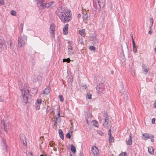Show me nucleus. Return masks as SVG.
<instances>
[{
	"label": "nucleus",
	"instance_id": "nucleus-53",
	"mask_svg": "<svg viewBox=\"0 0 156 156\" xmlns=\"http://www.w3.org/2000/svg\"><path fill=\"white\" fill-rule=\"evenodd\" d=\"M111 73L112 74H113L114 73V71H111Z\"/></svg>",
	"mask_w": 156,
	"mask_h": 156
},
{
	"label": "nucleus",
	"instance_id": "nucleus-47",
	"mask_svg": "<svg viewBox=\"0 0 156 156\" xmlns=\"http://www.w3.org/2000/svg\"><path fill=\"white\" fill-rule=\"evenodd\" d=\"M81 16V15L80 14H78V18H80Z\"/></svg>",
	"mask_w": 156,
	"mask_h": 156
},
{
	"label": "nucleus",
	"instance_id": "nucleus-56",
	"mask_svg": "<svg viewBox=\"0 0 156 156\" xmlns=\"http://www.w3.org/2000/svg\"><path fill=\"white\" fill-rule=\"evenodd\" d=\"M30 154H31L32 155H33L32 154V153L31 152H30Z\"/></svg>",
	"mask_w": 156,
	"mask_h": 156
},
{
	"label": "nucleus",
	"instance_id": "nucleus-38",
	"mask_svg": "<svg viewBox=\"0 0 156 156\" xmlns=\"http://www.w3.org/2000/svg\"><path fill=\"white\" fill-rule=\"evenodd\" d=\"M4 4V0H0V5H3Z\"/></svg>",
	"mask_w": 156,
	"mask_h": 156
},
{
	"label": "nucleus",
	"instance_id": "nucleus-43",
	"mask_svg": "<svg viewBox=\"0 0 156 156\" xmlns=\"http://www.w3.org/2000/svg\"><path fill=\"white\" fill-rule=\"evenodd\" d=\"M155 118H153L152 119V123L153 124H154L155 122Z\"/></svg>",
	"mask_w": 156,
	"mask_h": 156
},
{
	"label": "nucleus",
	"instance_id": "nucleus-49",
	"mask_svg": "<svg viewBox=\"0 0 156 156\" xmlns=\"http://www.w3.org/2000/svg\"><path fill=\"white\" fill-rule=\"evenodd\" d=\"M154 106L155 108H156V102H155L154 104Z\"/></svg>",
	"mask_w": 156,
	"mask_h": 156
},
{
	"label": "nucleus",
	"instance_id": "nucleus-48",
	"mask_svg": "<svg viewBox=\"0 0 156 156\" xmlns=\"http://www.w3.org/2000/svg\"><path fill=\"white\" fill-rule=\"evenodd\" d=\"M130 36H131V38H132V40H133V34H130Z\"/></svg>",
	"mask_w": 156,
	"mask_h": 156
},
{
	"label": "nucleus",
	"instance_id": "nucleus-18",
	"mask_svg": "<svg viewBox=\"0 0 156 156\" xmlns=\"http://www.w3.org/2000/svg\"><path fill=\"white\" fill-rule=\"evenodd\" d=\"M4 43V41L2 40L0 42V48L2 50H4V48H6L5 45H4L5 46V47H3Z\"/></svg>",
	"mask_w": 156,
	"mask_h": 156
},
{
	"label": "nucleus",
	"instance_id": "nucleus-10",
	"mask_svg": "<svg viewBox=\"0 0 156 156\" xmlns=\"http://www.w3.org/2000/svg\"><path fill=\"white\" fill-rule=\"evenodd\" d=\"M36 1L38 6H44L45 3L44 0H36Z\"/></svg>",
	"mask_w": 156,
	"mask_h": 156
},
{
	"label": "nucleus",
	"instance_id": "nucleus-21",
	"mask_svg": "<svg viewBox=\"0 0 156 156\" xmlns=\"http://www.w3.org/2000/svg\"><path fill=\"white\" fill-rule=\"evenodd\" d=\"M71 151L73 153L76 152V149L75 147L73 144L71 145Z\"/></svg>",
	"mask_w": 156,
	"mask_h": 156
},
{
	"label": "nucleus",
	"instance_id": "nucleus-59",
	"mask_svg": "<svg viewBox=\"0 0 156 156\" xmlns=\"http://www.w3.org/2000/svg\"><path fill=\"white\" fill-rule=\"evenodd\" d=\"M70 156H72V155H70Z\"/></svg>",
	"mask_w": 156,
	"mask_h": 156
},
{
	"label": "nucleus",
	"instance_id": "nucleus-45",
	"mask_svg": "<svg viewBox=\"0 0 156 156\" xmlns=\"http://www.w3.org/2000/svg\"><path fill=\"white\" fill-rule=\"evenodd\" d=\"M132 43L133 44V46H136L135 45V43L133 39V40H132Z\"/></svg>",
	"mask_w": 156,
	"mask_h": 156
},
{
	"label": "nucleus",
	"instance_id": "nucleus-40",
	"mask_svg": "<svg viewBox=\"0 0 156 156\" xmlns=\"http://www.w3.org/2000/svg\"><path fill=\"white\" fill-rule=\"evenodd\" d=\"M66 136L67 138L69 139L70 138L71 136L70 134L69 133H68L66 134Z\"/></svg>",
	"mask_w": 156,
	"mask_h": 156
},
{
	"label": "nucleus",
	"instance_id": "nucleus-54",
	"mask_svg": "<svg viewBox=\"0 0 156 156\" xmlns=\"http://www.w3.org/2000/svg\"><path fill=\"white\" fill-rule=\"evenodd\" d=\"M154 45L156 47V41L154 42Z\"/></svg>",
	"mask_w": 156,
	"mask_h": 156
},
{
	"label": "nucleus",
	"instance_id": "nucleus-11",
	"mask_svg": "<svg viewBox=\"0 0 156 156\" xmlns=\"http://www.w3.org/2000/svg\"><path fill=\"white\" fill-rule=\"evenodd\" d=\"M111 130L110 129L108 131L109 141L110 143L113 142L114 141L113 137L111 135Z\"/></svg>",
	"mask_w": 156,
	"mask_h": 156
},
{
	"label": "nucleus",
	"instance_id": "nucleus-17",
	"mask_svg": "<svg viewBox=\"0 0 156 156\" xmlns=\"http://www.w3.org/2000/svg\"><path fill=\"white\" fill-rule=\"evenodd\" d=\"M68 24H66L63 29V33L64 34H66L68 33Z\"/></svg>",
	"mask_w": 156,
	"mask_h": 156
},
{
	"label": "nucleus",
	"instance_id": "nucleus-6",
	"mask_svg": "<svg viewBox=\"0 0 156 156\" xmlns=\"http://www.w3.org/2000/svg\"><path fill=\"white\" fill-rule=\"evenodd\" d=\"M83 21L86 20L88 18V15L87 14V12L89 11V9L87 8H84L83 7Z\"/></svg>",
	"mask_w": 156,
	"mask_h": 156
},
{
	"label": "nucleus",
	"instance_id": "nucleus-22",
	"mask_svg": "<svg viewBox=\"0 0 156 156\" xmlns=\"http://www.w3.org/2000/svg\"><path fill=\"white\" fill-rule=\"evenodd\" d=\"M84 32L85 30L82 29L79 31V33L81 36L84 37L85 36Z\"/></svg>",
	"mask_w": 156,
	"mask_h": 156
},
{
	"label": "nucleus",
	"instance_id": "nucleus-52",
	"mask_svg": "<svg viewBox=\"0 0 156 156\" xmlns=\"http://www.w3.org/2000/svg\"><path fill=\"white\" fill-rule=\"evenodd\" d=\"M151 30H150L149 31L148 33L149 34H151Z\"/></svg>",
	"mask_w": 156,
	"mask_h": 156
},
{
	"label": "nucleus",
	"instance_id": "nucleus-19",
	"mask_svg": "<svg viewBox=\"0 0 156 156\" xmlns=\"http://www.w3.org/2000/svg\"><path fill=\"white\" fill-rule=\"evenodd\" d=\"M108 118H106L105 119V122L103 123V126L105 127H108Z\"/></svg>",
	"mask_w": 156,
	"mask_h": 156
},
{
	"label": "nucleus",
	"instance_id": "nucleus-26",
	"mask_svg": "<svg viewBox=\"0 0 156 156\" xmlns=\"http://www.w3.org/2000/svg\"><path fill=\"white\" fill-rule=\"evenodd\" d=\"M92 122L93 124V125L95 127H98V122H97L95 120H94L92 121Z\"/></svg>",
	"mask_w": 156,
	"mask_h": 156
},
{
	"label": "nucleus",
	"instance_id": "nucleus-12",
	"mask_svg": "<svg viewBox=\"0 0 156 156\" xmlns=\"http://www.w3.org/2000/svg\"><path fill=\"white\" fill-rule=\"evenodd\" d=\"M1 125L3 129L6 132V133H8V129L6 128V126L5 124V123L4 120H1Z\"/></svg>",
	"mask_w": 156,
	"mask_h": 156
},
{
	"label": "nucleus",
	"instance_id": "nucleus-28",
	"mask_svg": "<svg viewBox=\"0 0 156 156\" xmlns=\"http://www.w3.org/2000/svg\"><path fill=\"white\" fill-rule=\"evenodd\" d=\"M70 59L69 58H64L63 59V62H67L68 63L70 62Z\"/></svg>",
	"mask_w": 156,
	"mask_h": 156
},
{
	"label": "nucleus",
	"instance_id": "nucleus-13",
	"mask_svg": "<svg viewBox=\"0 0 156 156\" xmlns=\"http://www.w3.org/2000/svg\"><path fill=\"white\" fill-rule=\"evenodd\" d=\"M54 3L53 2H51L48 3H45V5L44 7L46 8H50L53 7V5Z\"/></svg>",
	"mask_w": 156,
	"mask_h": 156
},
{
	"label": "nucleus",
	"instance_id": "nucleus-36",
	"mask_svg": "<svg viewBox=\"0 0 156 156\" xmlns=\"http://www.w3.org/2000/svg\"><path fill=\"white\" fill-rule=\"evenodd\" d=\"M91 94L89 93L87 94V97L88 99H91Z\"/></svg>",
	"mask_w": 156,
	"mask_h": 156
},
{
	"label": "nucleus",
	"instance_id": "nucleus-33",
	"mask_svg": "<svg viewBox=\"0 0 156 156\" xmlns=\"http://www.w3.org/2000/svg\"><path fill=\"white\" fill-rule=\"evenodd\" d=\"M58 98L60 99V101H61L62 102L63 101H64L62 95H59L58 96Z\"/></svg>",
	"mask_w": 156,
	"mask_h": 156
},
{
	"label": "nucleus",
	"instance_id": "nucleus-25",
	"mask_svg": "<svg viewBox=\"0 0 156 156\" xmlns=\"http://www.w3.org/2000/svg\"><path fill=\"white\" fill-rule=\"evenodd\" d=\"M153 20L152 18H151L150 19V24L149 25V27H150V28L151 29V28L153 26Z\"/></svg>",
	"mask_w": 156,
	"mask_h": 156
},
{
	"label": "nucleus",
	"instance_id": "nucleus-35",
	"mask_svg": "<svg viewBox=\"0 0 156 156\" xmlns=\"http://www.w3.org/2000/svg\"><path fill=\"white\" fill-rule=\"evenodd\" d=\"M148 152L151 154H153L154 153L153 150L150 148H148Z\"/></svg>",
	"mask_w": 156,
	"mask_h": 156
},
{
	"label": "nucleus",
	"instance_id": "nucleus-5",
	"mask_svg": "<svg viewBox=\"0 0 156 156\" xmlns=\"http://www.w3.org/2000/svg\"><path fill=\"white\" fill-rule=\"evenodd\" d=\"M143 138L145 140H147L148 139H150L151 141L153 142L154 141V136L149 133H146L142 134Z\"/></svg>",
	"mask_w": 156,
	"mask_h": 156
},
{
	"label": "nucleus",
	"instance_id": "nucleus-14",
	"mask_svg": "<svg viewBox=\"0 0 156 156\" xmlns=\"http://www.w3.org/2000/svg\"><path fill=\"white\" fill-rule=\"evenodd\" d=\"M50 92V88L49 87H47L43 90L42 94L44 95H48Z\"/></svg>",
	"mask_w": 156,
	"mask_h": 156
},
{
	"label": "nucleus",
	"instance_id": "nucleus-7",
	"mask_svg": "<svg viewBox=\"0 0 156 156\" xmlns=\"http://www.w3.org/2000/svg\"><path fill=\"white\" fill-rule=\"evenodd\" d=\"M55 26L54 24H52L51 25L50 28V33L51 37H54L55 35Z\"/></svg>",
	"mask_w": 156,
	"mask_h": 156
},
{
	"label": "nucleus",
	"instance_id": "nucleus-37",
	"mask_svg": "<svg viewBox=\"0 0 156 156\" xmlns=\"http://www.w3.org/2000/svg\"><path fill=\"white\" fill-rule=\"evenodd\" d=\"M90 49L93 50L94 51L95 50V47H94L93 46H90Z\"/></svg>",
	"mask_w": 156,
	"mask_h": 156
},
{
	"label": "nucleus",
	"instance_id": "nucleus-16",
	"mask_svg": "<svg viewBox=\"0 0 156 156\" xmlns=\"http://www.w3.org/2000/svg\"><path fill=\"white\" fill-rule=\"evenodd\" d=\"M132 140L131 136L130 134L129 138L126 140V143L127 145H131L132 144Z\"/></svg>",
	"mask_w": 156,
	"mask_h": 156
},
{
	"label": "nucleus",
	"instance_id": "nucleus-32",
	"mask_svg": "<svg viewBox=\"0 0 156 156\" xmlns=\"http://www.w3.org/2000/svg\"><path fill=\"white\" fill-rule=\"evenodd\" d=\"M133 51L134 53L136 52L137 48L136 46H133Z\"/></svg>",
	"mask_w": 156,
	"mask_h": 156
},
{
	"label": "nucleus",
	"instance_id": "nucleus-34",
	"mask_svg": "<svg viewBox=\"0 0 156 156\" xmlns=\"http://www.w3.org/2000/svg\"><path fill=\"white\" fill-rule=\"evenodd\" d=\"M57 112L58 117H59L60 115V109L59 108H58L57 110Z\"/></svg>",
	"mask_w": 156,
	"mask_h": 156
},
{
	"label": "nucleus",
	"instance_id": "nucleus-15",
	"mask_svg": "<svg viewBox=\"0 0 156 156\" xmlns=\"http://www.w3.org/2000/svg\"><path fill=\"white\" fill-rule=\"evenodd\" d=\"M40 78V76L38 75L34 74L33 77V81L36 82L39 80Z\"/></svg>",
	"mask_w": 156,
	"mask_h": 156
},
{
	"label": "nucleus",
	"instance_id": "nucleus-20",
	"mask_svg": "<svg viewBox=\"0 0 156 156\" xmlns=\"http://www.w3.org/2000/svg\"><path fill=\"white\" fill-rule=\"evenodd\" d=\"M58 132L60 137L62 139H63L64 138V134L62 130L61 129H59Z\"/></svg>",
	"mask_w": 156,
	"mask_h": 156
},
{
	"label": "nucleus",
	"instance_id": "nucleus-23",
	"mask_svg": "<svg viewBox=\"0 0 156 156\" xmlns=\"http://www.w3.org/2000/svg\"><path fill=\"white\" fill-rule=\"evenodd\" d=\"M38 88L37 87H35L33 88L32 89V92L33 94H36L38 91Z\"/></svg>",
	"mask_w": 156,
	"mask_h": 156
},
{
	"label": "nucleus",
	"instance_id": "nucleus-42",
	"mask_svg": "<svg viewBox=\"0 0 156 156\" xmlns=\"http://www.w3.org/2000/svg\"><path fill=\"white\" fill-rule=\"evenodd\" d=\"M126 153L124 152V153H122L120 154V156H126Z\"/></svg>",
	"mask_w": 156,
	"mask_h": 156
},
{
	"label": "nucleus",
	"instance_id": "nucleus-55",
	"mask_svg": "<svg viewBox=\"0 0 156 156\" xmlns=\"http://www.w3.org/2000/svg\"><path fill=\"white\" fill-rule=\"evenodd\" d=\"M154 51H156V47L154 48Z\"/></svg>",
	"mask_w": 156,
	"mask_h": 156
},
{
	"label": "nucleus",
	"instance_id": "nucleus-58",
	"mask_svg": "<svg viewBox=\"0 0 156 156\" xmlns=\"http://www.w3.org/2000/svg\"><path fill=\"white\" fill-rule=\"evenodd\" d=\"M94 7H95V5H94Z\"/></svg>",
	"mask_w": 156,
	"mask_h": 156
},
{
	"label": "nucleus",
	"instance_id": "nucleus-30",
	"mask_svg": "<svg viewBox=\"0 0 156 156\" xmlns=\"http://www.w3.org/2000/svg\"><path fill=\"white\" fill-rule=\"evenodd\" d=\"M11 15L13 16H16V12L14 10L11 11Z\"/></svg>",
	"mask_w": 156,
	"mask_h": 156
},
{
	"label": "nucleus",
	"instance_id": "nucleus-41",
	"mask_svg": "<svg viewBox=\"0 0 156 156\" xmlns=\"http://www.w3.org/2000/svg\"><path fill=\"white\" fill-rule=\"evenodd\" d=\"M100 86L99 85H98L96 87V90L97 91H100Z\"/></svg>",
	"mask_w": 156,
	"mask_h": 156
},
{
	"label": "nucleus",
	"instance_id": "nucleus-9",
	"mask_svg": "<svg viewBox=\"0 0 156 156\" xmlns=\"http://www.w3.org/2000/svg\"><path fill=\"white\" fill-rule=\"evenodd\" d=\"M42 100L41 99L37 100L35 103V108L37 110H39L40 109V106L41 104Z\"/></svg>",
	"mask_w": 156,
	"mask_h": 156
},
{
	"label": "nucleus",
	"instance_id": "nucleus-27",
	"mask_svg": "<svg viewBox=\"0 0 156 156\" xmlns=\"http://www.w3.org/2000/svg\"><path fill=\"white\" fill-rule=\"evenodd\" d=\"M60 118H58V117L57 118L55 119V121L54 123V126H56L57 124V122H59L60 121Z\"/></svg>",
	"mask_w": 156,
	"mask_h": 156
},
{
	"label": "nucleus",
	"instance_id": "nucleus-39",
	"mask_svg": "<svg viewBox=\"0 0 156 156\" xmlns=\"http://www.w3.org/2000/svg\"><path fill=\"white\" fill-rule=\"evenodd\" d=\"M98 133L99 134V135H102L103 133V132L101 130H98L97 131Z\"/></svg>",
	"mask_w": 156,
	"mask_h": 156
},
{
	"label": "nucleus",
	"instance_id": "nucleus-2",
	"mask_svg": "<svg viewBox=\"0 0 156 156\" xmlns=\"http://www.w3.org/2000/svg\"><path fill=\"white\" fill-rule=\"evenodd\" d=\"M21 90L22 94V101L23 103H26L28 101L27 95L29 93V88L28 87L26 86L25 88L22 87Z\"/></svg>",
	"mask_w": 156,
	"mask_h": 156
},
{
	"label": "nucleus",
	"instance_id": "nucleus-29",
	"mask_svg": "<svg viewBox=\"0 0 156 156\" xmlns=\"http://www.w3.org/2000/svg\"><path fill=\"white\" fill-rule=\"evenodd\" d=\"M143 67L144 69V70L146 74L148 72V69L145 66H143Z\"/></svg>",
	"mask_w": 156,
	"mask_h": 156
},
{
	"label": "nucleus",
	"instance_id": "nucleus-1",
	"mask_svg": "<svg viewBox=\"0 0 156 156\" xmlns=\"http://www.w3.org/2000/svg\"><path fill=\"white\" fill-rule=\"evenodd\" d=\"M57 14L62 21L64 23L68 22L71 19L70 11H67L66 13L65 10L63 8L58 9L57 11Z\"/></svg>",
	"mask_w": 156,
	"mask_h": 156
},
{
	"label": "nucleus",
	"instance_id": "nucleus-44",
	"mask_svg": "<svg viewBox=\"0 0 156 156\" xmlns=\"http://www.w3.org/2000/svg\"><path fill=\"white\" fill-rule=\"evenodd\" d=\"M95 39V41L94 42V43L95 44H96L98 43V40L97 39H96L95 37L94 38Z\"/></svg>",
	"mask_w": 156,
	"mask_h": 156
},
{
	"label": "nucleus",
	"instance_id": "nucleus-50",
	"mask_svg": "<svg viewBox=\"0 0 156 156\" xmlns=\"http://www.w3.org/2000/svg\"><path fill=\"white\" fill-rule=\"evenodd\" d=\"M80 156H83V154L81 153H80Z\"/></svg>",
	"mask_w": 156,
	"mask_h": 156
},
{
	"label": "nucleus",
	"instance_id": "nucleus-4",
	"mask_svg": "<svg viewBox=\"0 0 156 156\" xmlns=\"http://www.w3.org/2000/svg\"><path fill=\"white\" fill-rule=\"evenodd\" d=\"M27 41V36H20L18 40V46L19 47H21L26 43Z\"/></svg>",
	"mask_w": 156,
	"mask_h": 156
},
{
	"label": "nucleus",
	"instance_id": "nucleus-8",
	"mask_svg": "<svg viewBox=\"0 0 156 156\" xmlns=\"http://www.w3.org/2000/svg\"><path fill=\"white\" fill-rule=\"evenodd\" d=\"M92 151L95 156H98L99 154L98 149L96 147H93L92 148Z\"/></svg>",
	"mask_w": 156,
	"mask_h": 156
},
{
	"label": "nucleus",
	"instance_id": "nucleus-24",
	"mask_svg": "<svg viewBox=\"0 0 156 156\" xmlns=\"http://www.w3.org/2000/svg\"><path fill=\"white\" fill-rule=\"evenodd\" d=\"M68 48L69 54H70L72 51V47L71 45H68Z\"/></svg>",
	"mask_w": 156,
	"mask_h": 156
},
{
	"label": "nucleus",
	"instance_id": "nucleus-3",
	"mask_svg": "<svg viewBox=\"0 0 156 156\" xmlns=\"http://www.w3.org/2000/svg\"><path fill=\"white\" fill-rule=\"evenodd\" d=\"M94 3L96 4L97 9L99 10L101 7H103L105 3V0H93Z\"/></svg>",
	"mask_w": 156,
	"mask_h": 156
},
{
	"label": "nucleus",
	"instance_id": "nucleus-51",
	"mask_svg": "<svg viewBox=\"0 0 156 156\" xmlns=\"http://www.w3.org/2000/svg\"><path fill=\"white\" fill-rule=\"evenodd\" d=\"M84 86L85 87H84L85 89H86L87 88V86L86 85H84Z\"/></svg>",
	"mask_w": 156,
	"mask_h": 156
},
{
	"label": "nucleus",
	"instance_id": "nucleus-31",
	"mask_svg": "<svg viewBox=\"0 0 156 156\" xmlns=\"http://www.w3.org/2000/svg\"><path fill=\"white\" fill-rule=\"evenodd\" d=\"M2 144H3V146L5 147L6 146L5 140L4 138H2Z\"/></svg>",
	"mask_w": 156,
	"mask_h": 156
},
{
	"label": "nucleus",
	"instance_id": "nucleus-46",
	"mask_svg": "<svg viewBox=\"0 0 156 156\" xmlns=\"http://www.w3.org/2000/svg\"><path fill=\"white\" fill-rule=\"evenodd\" d=\"M4 101L3 98H2V97L0 96V101L2 102Z\"/></svg>",
	"mask_w": 156,
	"mask_h": 156
},
{
	"label": "nucleus",
	"instance_id": "nucleus-57",
	"mask_svg": "<svg viewBox=\"0 0 156 156\" xmlns=\"http://www.w3.org/2000/svg\"><path fill=\"white\" fill-rule=\"evenodd\" d=\"M10 45H11V42H10Z\"/></svg>",
	"mask_w": 156,
	"mask_h": 156
}]
</instances>
